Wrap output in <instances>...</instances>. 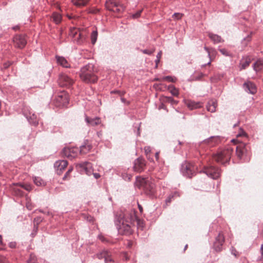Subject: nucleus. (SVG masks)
Masks as SVG:
<instances>
[{"label": "nucleus", "instance_id": "58836bf2", "mask_svg": "<svg viewBox=\"0 0 263 263\" xmlns=\"http://www.w3.org/2000/svg\"><path fill=\"white\" fill-rule=\"evenodd\" d=\"M27 263H37L35 256L33 254H31Z\"/></svg>", "mask_w": 263, "mask_h": 263}, {"label": "nucleus", "instance_id": "c756f323", "mask_svg": "<svg viewBox=\"0 0 263 263\" xmlns=\"http://www.w3.org/2000/svg\"><path fill=\"white\" fill-rule=\"evenodd\" d=\"M263 66V61L262 60H258L256 62L253 64V69L257 72L261 69L262 67Z\"/></svg>", "mask_w": 263, "mask_h": 263}, {"label": "nucleus", "instance_id": "37998d69", "mask_svg": "<svg viewBox=\"0 0 263 263\" xmlns=\"http://www.w3.org/2000/svg\"><path fill=\"white\" fill-rule=\"evenodd\" d=\"M37 231H38V226L35 225V224L34 223L32 232L31 234V235L32 237H34L36 235V234L37 232Z\"/></svg>", "mask_w": 263, "mask_h": 263}, {"label": "nucleus", "instance_id": "dca6fc26", "mask_svg": "<svg viewBox=\"0 0 263 263\" xmlns=\"http://www.w3.org/2000/svg\"><path fill=\"white\" fill-rule=\"evenodd\" d=\"M57 103V105L59 106H64L67 105L69 102V99L67 95L65 92H62L58 95L55 98Z\"/></svg>", "mask_w": 263, "mask_h": 263}, {"label": "nucleus", "instance_id": "f257e3e1", "mask_svg": "<svg viewBox=\"0 0 263 263\" xmlns=\"http://www.w3.org/2000/svg\"><path fill=\"white\" fill-rule=\"evenodd\" d=\"M136 215L134 212L125 211L116 216L115 224L118 233L122 235H129L133 233L131 224L135 221Z\"/></svg>", "mask_w": 263, "mask_h": 263}, {"label": "nucleus", "instance_id": "9d476101", "mask_svg": "<svg viewBox=\"0 0 263 263\" xmlns=\"http://www.w3.org/2000/svg\"><path fill=\"white\" fill-rule=\"evenodd\" d=\"M95 256L99 259L104 258L105 263H115V260L111 256V253L107 250H103L97 253Z\"/></svg>", "mask_w": 263, "mask_h": 263}, {"label": "nucleus", "instance_id": "5701e85b", "mask_svg": "<svg viewBox=\"0 0 263 263\" xmlns=\"http://www.w3.org/2000/svg\"><path fill=\"white\" fill-rule=\"evenodd\" d=\"M118 4V3L114 0H108L106 2L105 7L107 10L113 11L115 10V8L117 7Z\"/></svg>", "mask_w": 263, "mask_h": 263}, {"label": "nucleus", "instance_id": "2eb2a0df", "mask_svg": "<svg viewBox=\"0 0 263 263\" xmlns=\"http://www.w3.org/2000/svg\"><path fill=\"white\" fill-rule=\"evenodd\" d=\"M243 88L248 93L254 95L257 92L256 85L252 82L248 81L243 84Z\"/></svg>", "mask_w": 263, "mask_h": 263}, {"label": "nucleus", "instance_id": "338daca9", "mask_svg": "<svg viewBox=\"0 0 263 263\" xmlns=\"http://www.w3.org/2000/svg\"><path fill=\"white\" fill-rule=\"evenodd\" d=\"M93 175L96 179H98L100 177V175L99 173H93Z\"/></svg>", "mask_w": 263, "mask_h": 263}, {"label": "nucleus", "instance_id": "7c9ffc66", "mask_svg": "<svg viewBox=\"0 0 263 263\" xmlns=\"http://www.w3.org/2000/svg\"><path fill=\"white\" fill-rule=\"evenodd\" d=\"M80 32H81L78 29L76 28H73L70 29L69 35L73 39V38L76 37V36Z\"/></svg>", "mask_w": 263, "mask_h": 263}, {"label": "nucleus", "instance_id": "8fccbe9b", "mask_svg": "<svg viewBox=\"0 0 263 263\" xmlns=\"http://www.w3.org/2000/svg\"><path fill=\"white\" fill-rule=\"evenodd\" d=\"M231 254L235 256V257H237L238 256V253L237 250L234 247H232L230 249Z\"/></svg>", "mask_w": 263, "mask_h": 263}, {"label": "nucleus", "instance_id": "39448f33", "mask_svg": "<svg viewBox=\"0 0 263 263\" xmlns=\"http://www.w3.org/2000/svg\"><path fill=\"white\" fill-rule=\"evenodd\" d=\"M250 147L244 142H240L236 147V154L237 158L240 160L248 161L250 155Z\"/></svg>", "mask_w": 263, "mask_h": 263}, {"label": "nucleus", "instance_id": "603ef678", "mask_svg": "<svg viewBox=\"0 0 263 263\" xmlns=\"http://www.w3.org/2000/svg\"><path fill=\"white\" fill-rule=\"evenodd\" d=\"M73 168L71 167L68 169V170L67 171L64 177H63V179L65 180L67 176L70 174V173L72 171Z\"/></svg>", "mask_w": 263, "mask_h": 263}, {"label": "nucleus", "instance_id": "09e8293b", "mask_svg": "<svg viewBox=\"0 0 263 263\" xmlns=\"http://www.w3.org/2000/svg\"><path fill=\"white\" fill-rule=\"evenodd\" d=\"M174 197V195L170 194L165 199V203L166 204L171 202L172 199Z\"/></svg>", "mask_w": 263, "mask_h": 263}, {"label": "nucleus", "instance_id": "f8f14e48", "mask_svg": "<svg viewBox=\"0 0 263 263\" xmlns=\"http://www.w3.org/2000/svg\"><path fill=\"white\" fill-rule=\"evenodd\" d=\"M224 241V237L221 233H219L216 237L215 241L213 244V248L216 252H220L222 250V245Z\"/></svg>", "mask_w": 263, "mask_h": 263}, {"label": "nucleus", "instance_id": "423d86ee", "mask_svg": "<svg viewBox=\"0 0 263 263\" xmlns=\"http://www.w3.org/2000/svg\"><path fill=\"white\" fill-rule=\"evenodd\" d=\"M180 172L184 176L191 178L195 175V167L192 163L184 161L181 164Z\"/></svg>", "mask_w": 263, "mask_h": 263}, {"label": "nucleus", "instance_id": "f03ea898", "mask_svg": "<svg viewBox=\"0 0 263 263\" xmlns=\"http://www.w3.org/2000/svg\"><path fill=\"white\" fill-rule=\"evenodd\" d=\"M80 77L83 82L87 83H95L98 80L94 71V66L90 63L81 68Z\"/></svg>", "mask_w": 263, "mask_h": 263}, {"label": "nucleus", "instance_id": "b1692460", "mask_svg": "<svg viewBox=\"0 0 263 263\" xmlns=\"http://www.w3.org/2000/svg\"><path fill=\"white\" fill-rule=\"evenodd\" d=\"M85 40V35L82 32H80L76 37L73 39V41L78 45L82 44Z\"/></svg>", "mask_w": 263, "mask_h": 263}, {"label": "nucleus", "instance_id": "49530a36", "mask_svg": "<svg viewBox=\"0 0 263 263\" xmlns=\"http://www.w3.org/2000/svg\"><path fill=\"white\" fill-rule=\"evenodd\" d=\"M142 11V10H140L137 11L136 13L132 14V17L133 18H137L139 17L141 15V13Z\"/></svg>", "mask_w": 263, "mask_h": 263}, {"label": "nucleus", "instance_id": "72a5a7b5", "mask_svg": "<svg viewBox=\"0 0 263 263\" xmlns=\"http://www.w3.org/2000/svg\"><path fill=\"white\" fill-rule=\"evenodd\" d=\"M98 37V32L97 30H94L91 32V42L92 44L94 45L97 40Z\"/></svg>", "mask_w": 263, "mask_h": 263}, {"label": "nucleus", "instance_id": "864d4df0", "mask_svg": "<svg viewBox=\"0 0 263 263\" xmlns=\"http://www.w3.org/2000/svg\"><path fill=\"white\" fill-rule=\"evenodd\" d=\"M42 219H41V217H37L34 219V222H36L35 225L38 226V224L42 221Z\"/></svg>", "mask_w": 263, "mask_h": 263}, {"label": "nucleus", "instance_id": "c9c22d12", "mask_svg": "<svg viewBox=\"0 0 263 263\" xmlns=\"http://www.w3.org/2000/svg\"><path fill=\"white\" fill-rule=\"evenodd\" d=\"M162 51H160L156 55V59L155 60V68H157L158 67V64L160 62V59L161 58V56H162Z\"/></svg>", "mask_w": 263, "mask_h": 263}, {"label": "nucleus", "instance_id": "ea45409f", "mask_svg": "<svg viewBox=\"0 0 263 263\" xmlns=\"http://www.w3.org/2000/svg\"><path fill=\"white\" fill-rule=\"evenodd\" d=\"M206 108L208 110L211 112H214L216 111V106L211 105L210 102L208 103Z\"/></svg>", "mask_w": 263, "mask_h": 263}, {"label": "nucleus", "instance_id": "e2e57ef3", "mask_svg": "<svg viewBox=\"0 0 263 263\" xmlns=\"http://www.w3.org/2000/svg\"><path fill=\"white\" fill-rule=\"evenodd\" d=\"M133 242L130 240H127L126 246L128 248H130L132 247Z\"/></svg>", "mask_w": 263, "mask_h": 263}, {"label": "nucleus", "instance_id": "4be33fe9", "mask_svg": "<svg viewBox=\"0 0 263 263\" xmlns=\"http://www.w3.org/2000/svg\"><path fill=\"white\" fill-rule=\"evenodd\" d=\"M208 36L214 44H218L224 41L220 36L211 32L208 33Z\"/></svg>", "mask_w": 263, "mask_h": 263}, {"label": "nucleus", "instance_id": "e433bc0d", "mask_svg": "<svg viewBox=\"0 0 263 263\" xmlns=\"http://www.w3.org/2000/svg\"><path fill=\"white\" fill-rule=\"evenodd\" d=\"M251 62V61L250 59L249 60H246L245 61L242 62L241 63V69H246L247 67L249 66V65H250V63Z\"/></svg>", "mask_w": 263, "mask_h": 263}, {"label": "nucleus", "instance_id": "4468645a", "mask_svg": "<svg viewBox=\"0 0 263 263\" xmlns=\"http://www.w3.org/2000/svg\"><path fill=\"white\" fill-rule=\"evenodd\" d=\"M15 46L19 48H23L27 43L25 36L23 35H16L13 38Z\"/></svg>", "mask_w": 263, "mask_h": 263}, {"label": "nucleus", "instance_id": "4c0bfd02", "mask_svg": "<svg viewBox=\"0 0 263 263\" xmlns=\"http://www.w3.org/2000/svg\"><path fill=\"white\" fill-rule=\"evenodd\" d=\"M20 186L27 191H30L32 190L31 186L29 184H20Z\"/></svg>", "mask_w": 263, "mask_h": 263}, {"label": "nucleus", "instance_id": "6ab92c4d", "mask_svg": "<svg viewBox=\"0 0 263 263\" xmlns=\"http://www.w3.org/2000/svg\"><path fill=\"white\" fill-rule=\"evenodd\" d=\"M85 121L88 124V125L92 126H95L97 125H99L101 123V120L100 118L96 117L91 118L88 117L86 115H85Z\"/></svg>", "mask_w": 263, "mask_h": 263}, {"label": "nucleus", "instance_id": "6e6d98bb", "mask_svg": "<svg viewBox=\"0 0 263 263\" xmlns=\"http://www.w3.org/2000/svg\"><path fill=\"white\" fill-rule=\"evenodd\" d=\"M247 134L242 129V128H240L239 133L238 134L237 136H246Z\"/></svg>", "mask_w": 263, "mask_h": 263}, {"label": "nucleus", "instance_id": "13d9d810", "mask_svg": "<svg viewBox=\"0 0 263 263\" xmlns=\"http://www.w3.org/2000/svg\"><path fill=\"white\" fill-rule=\"evenodd\" d=\"M16 242H10L9 243V247L11 248H15L16 247Z\"/></svg>", "mask_w": 263, "mask_h": 263}, {"label": "nucleus", "instance_id": "a878e982", "mask_svg": "<svg viewBox=\"0 0 263 263\" xmlns=\"http://www.w3.org/2000/svg\"><path fill=\"white\" fill-rule=\"evenodd\" d=\"M89 0H71L73 4L78 7L85 6Z\"/></svg>", "mask_w": 263, "mask_h": 263}, {"label": "nucleus", "instance_id": "4d7b16f0", "mask_svg": "<svg viewBox=\"0 0 263 263\" xmlns=\"http://www.w3.org/2000/svg\"><path fill=\"white\" fill-rule=\"evenodd\" d=\"M173 16L177 19H180L182 17V14L179 13H175Z\"/></svg>", "mask_w": 263, "mask_h": 263}, {"label": "nucleus", "instance_id": "bb28decb", "mask_svg": "<svg viewBox=\"0 0 263 263\" xmlns=\"http://www.w3.org/2000/svg\"><path fill=\"white\" fill-rule=\"evenodd\" d=\"M79 151L80 153L82 154H86L88 152L90 149L91 148V146L89 144H87L85 143L81 146H80Z\"/></svg>", "mask_w": 263, "mask_h": 263}, {"label": "nucleus", "instance_id": "9b49d317", "mask_svg": "<svg viewBox=\"0 0 263 263\" xmlns=\"http://www.w3.org/2000/svg\"><path fill=\"white\" fill-rule=\"evenodd\" d=\"M76 167L81 173H85L88 176L92 174L91 164L87 161L77 164Z\"/></svg>", "mask_w": 263, "mask_h": 263}, {"label": "nucleus", "instance_id": "7ed1b4c3", "mask_svg": "<svg viewBox=\"0 0 263 263\" xmlns=\"http://www.w3.org/2000/svg\"><path fill=\"white\" fill-rule=\"evenodd\" d=\"M233 152V149L231 146H228L215 155L214 159L217 162L225 164L229 162Z\"/></svg>", "mask_w": 263, "mask_h": 263}, {"label": "nucleus", "instance_id": "6e6552de", "mask_svg": "<svg viewBox=\"0 0 263 263\" xmlns=\"http://www.w3.org/2000/svg\"><path fill=\"white\" fill-rule=\"evenodd\" d=\"M80 153L79 148L77 147H65L62 151L63 156L72 160L76 158Z\"/></svg>", "mask_w": 263, "mask_h": 263}, {"label": "nucleus", "instance_id": "a19ab883", "mask_svg": "<svg viewBox=\"0 0 263 263\" xmlns=\"http://www.w3.org/2000/svg\"><path fill=\"white\" fill-rule=\"evenodd\" d=\"M163 80L168 81L169 82H175L176 80V79L175 78H173L171 76H165L162 78Z\"/></svg>", "mask_w": 263, "mask_h": 263}, {"label": "nucleus", "instance_id": "cd10ccee", "mask_svg": "<svg viewBox=\"0 0 263 263\" xmlns=\"http://www.w3.org/2000/svg\"><path fill=\"white\" fill-rule=\"evenodd\" d=\"M28 122L32 125L36 126L38 124L39 121L37 119L36 116L34 114H32L31 116L29 117H26Z\"/></svg>", "mask_w": 263, "mask_h": 263}, {"label": "nucleus", "instance_id": "aec40b11", "mask_svg": "<svg viewBox=\"0 0 263 263\" xmlns=\"http://www.w3.org/2000/svg\"><path fill=\"white\" fill-rule=\"evenodd\" d=\"M220 141V137L219 136H211L206 139H205L204 143L210 145L211 146H214Z\"/></svg>", "mask_w": 263, "mask_h": 263}, {"label": "nucleus", "instance_id": "f704fd0d", "mask_svg": "<svg viewBox=\"0 0 263 263\" xmlns=\"http://www.w3.org/2000/svg\"><path fill=\"white\" fill-rule=\"evenodd\" d=\"M165 101L167 103H171L172 105H176L178 101L174 100L172 97H165Z\"/></svg>", "mask_w": 263, "mask_h": 263}, {"label": "nucleus", "instance_id": "20e7f679", "mask_svg": "<svg viewBox=\"0 0 263 263\" xmlns=\"http://www.w3.org/2000/svg\"><path fill=\"white\" fill-rule=\"evenodd\" d=\"M137 182H139V187H141L145 193L150 196L154 195L155 192V184L149 180L137 177Z\"/></svg>", "mask_w": 263, "mask_h": 263}, {"label": "nucleus", "instance_id": "3c124183", "mask_svg": "<svg viewBox=\"0 0 263 263\" xmlns=\"http://www.w3.org/2000/svg\"><path fill=\"white\" fill-rule=\"evenodd\" d=\"M5 244L3 242L2 236L0 235V249L4 250L5 247Z\"/></svg>", "mask_w": 263, "mask_h": 263}, {"label": "nucleus", "instance_id": "0eeeda50", "mask_svg": "<svg viewBox=\"0 0 263 263\" xmlns=\"http://www.w3.org/2000/svg\"><path fill=\"white\" fill-rule=\"evenodd\" d=\"M200 172L205 174L208 177L213 179L218 178L221 174V171L218 167L212 165L204 166Z\"/></svg>", "mask_w": 263, "mask_h": 263}, {"label": "nucleus", "instance_id": "f3484780", "mask_svg": "<svg viewBox=\"0 0 263 263\" xmlns=\"http://www.w3.org/2000/svg\"><path fill=\"white\" fill-rule=\"evenodd\" d=\"M67 165L68 162L66 160H60L54 163V166L57 169L58 174L60 175Z\"/></svg>", "mask_w": 263, "mask_h": 263}, {"label": "nucleus", "instance_id": "a211bd4d", "mask_svg": "<svg viewBox=\"0 0 263 263\" xmlns=\"http://www.w3.org/2000/svg\"><path fill=\"white\" fill-rule=\"evenodd\" d=\"M185 105L191 109H195L201 108L202 106V103L200 102H195L192 100H186L185 101Z\"/></svg>", "mask_w": 263, "mask_h": 263}, {"label": "nucleus", "instance_id": "0e129e2a", "mask_svg": "<svg viewBox=\"0 0 263 263\" xmlns=\"http://www.w3.org/2000/svg\"><path fill=\"white\" fill-rule=\"evenodd\" d=\"M121 101L123 103H126L127 104H129V102L127 101L125 98L121 97Z\"/></svg>", "mask_w": 263, "mask_h": 263}, {"label": "nucleus", "instance_id": "473e14b6", "mask_svg": "<svg viewBox=\"0 0 263 263\" xmlns=\"http://www.w3.org/2000/svg\"><path fill=\"white\" fill-rule=\"evenodd\" d=\"M125 9V7L120 3H118L117 4V7H116L115 8V10H113L112 12L120 13L122 12H123Z\"/></svg>", "mask_w": 263, "mask_h": 263}, {"label": "nucleus", "instance_id": "052dcab7", "mask_svg": "<svg viewBox=\"0 0 263 263\" xmlns=\"http://www.w3.org/2000/svg\"><path fill=\"white\" fill-rule=\"evenodd\" d=\"M204 49L207 52L208 54V57L210 59H211V53H210V51L209 49L208 48V47H207L206 46H204Z\"/></svg>", "mask_w": 263, "mask_h": 263}, {"label": "nucleus", "instance_id": "ddd939ff", "mask_svg": "<svg viewBox=\"0 0 263 263\" xmlns=\"http://www.w3.org/2000/svg\"><path fill=\"white\" fill-rule=\"evenodd\" d=\"M145 166V161L142 158H138L134 161V170L135 172L141 173L144 171Z\"/></svg>", "mask_w": 263, "mask_h": 263}, {"label": "nucleus", "instance_id": "2f4dec72", "mask_svg": "<svg viewBox=\"0 0 263 263\" xmlns=\"http://www.w3.org/2000/svg\"><path fill=\"white\" fill-rule=\"evenodd\" d=\"M168 89L170 90L171 94L174 96H178L179 92L178 89L173 85H171L168 86Z\"/></svg>", "mask_w": 263, "mask_h": 263}, {"label": "nucleus", "instance_id": "774afa93", "mask_svg": "<svg viewBox=\"0 0 263 263\" xmlns=\"http://www.w3.org/2000/svg\"><path fill=\"white\" fill-rule=\"evenodd\" d=\"M0 263H5V258L0 256Z\"/></svg>", "mask_w": 263, "mask_h": 263}, {"label": "nucleus", "instance_id": "bf43d9fd", "mask_svg": "<svg viewBox=\"0 0 263 263\" xmlns=\"http://www.w3.org/2000/svg\"><path fill=\"white\" fill-rule=\"evenodd\" d=\"M251 40V34L249 35H248V36L243 39L244 41H247V42H249Z\"/></svg>", "mask_w": 263, "mask_h": 263}, {"label": "nucleus", "instance_id": "412c9836", "mask_svg": "<svg viewBox=\"0 0 263 263\" xmlns=\"http://www.w3.org/2000/svg\"><path fill=\"white\" fill-rule=\"evenodd\" d=\"M55 59L57 63L63 67L69 68L70 67V64L67 60L63 57L56 55Z\"/></svg>", "mask_w": 263, "mask_h": 263}, {"label": "nucleus", "instance_id": "5fc2aeb1", "mask_svg": "<svg viewBox=\"0 0 263 263\" xmlns=\"http://www.w3.org/2000/svg\"><path fill=\"white\" fill-rule=\"evenodd\" d=\"M144 150H145V154H146V156H147V158H148V159H149V157H148V154H149V153L151 152V148H150L149 147H145L144 148Z\"/></svg>", "mask_w": 263, "mask_h": 263}, {"label": "nucleus", "instance_id": "79ce46f5", "mask_svg": "<svg viewBox=\"0 0 263 263\" xmlns=\"http://www.w3.org/2000/svg\"><path fill=\"white\" fill-rule=\"evenodd\" d=\"M98 238L102 242H104V243H109L110 242L109 240L107 238H106V237H105L104 236L102 235H98Z\"/></svg>", "mask_w": 263, "mask_h": 263}, {"label": "nucleus", "instance_id": "680f3d73", "mask_svg": "<svg viewBox=\"0 0 263 263\" xmlns=\"http://www.w3.org/2000/svg\"><path fill=\"white\" fill-rule=\"evenodd\" d=\"M205 76H206V74H204L202 72H200L199 74V76L197 77L196 79L197 80H199L200 79H201L203 77Z\"/></svg>", "mask_w": 263, "mask_h": 263}, {"label": "nucleus", "instance_id": "c85d7f7f", "mask_svg": "<svg viewBox=\"0 0 263 263\" xmlns=\"http://www.w3.org/2000/svg\"><path fill=\"white\" fill-rule=\"evenodd\" d=\"M33 181L35 184L37 186H44L46 185V182L39 177H34Z\"/></svg>", "mask_w": 263, "mask_h": 263}, {"label": "nucleus", "instance_id": "69168bd1", "mask_svg": "<svg viewBox=\"0 0 263 263\" xmlns=\"http://www.w3.org/2000/svg\"><path fill=\"white\" fill-rule=\"evenodd\" d=\"M135 220L137 221V223L138 225L140 226V224H141V223H142V221L140 219L138 218L137 217L135 219Z\"/></svg>", "mask_w": 263, "mask_h": 263}, {"label": "nucleus", "instance_id": "a18cd8bd", "mask_svg": "<svg viewBox=\"0 0 263 263\" xmlns=\"http://www.w3.org/2000/svg\"><path fill=\"white\" fill-rule=\"evenodd\" d=\"M219 50L222 54L225 56L228 57L230 55V53L224 48L219 49Z\"/></svg>", "mask_w": 263, "mask_h": 263}, {"label": "nucleus", "instance_id": "393cba45", "mask_svg": "<svg viewBox=\"0 0 263 263\" xmlns=\"http://www.w3.org/2000/svg\"><path fill=\"white\" fill-rule=\"evenodd\" d=\"M62 19L61 14L58 12H53L51 16V20L56 24H59L61 23Z\"/></svg>", "mask_w": 263, "mask_h": 263}, {"label": "nucleus", "instance_id": "1a4fd4ad", "mask_svg": "<svg viewBox=\"0 0 263 263\" xmlns=\"http://www.w3.org/2000/svg\"><path fill=\"white\" fill-rule=\"evenodd\" d=\"M59 84L61 87H70L74 83L73 79L66 74L62 73L60 75Z\"/></svg>", "mask_w": 263, "mask_h": 263}, {"label": "nucleus", "instance_id": "c03bdc74", "mask_svg": "<svg viewBox=\"0 0 263 263\" xmlns=\"http://www.w3.org/2000/svg\"><path fill=\"white\" fill-rule=\"evenodd\" d=\"M140 51L144 54L151 55L154 52V49L149 50L147 49H140Z\"/></svg>", "mask_w": 263, "mask_h": 263}, {"label": "nucleus", "instance_id": "de8ad7c7", "mask_svg": "<svg viewBox=\"0 0 263 263\" xmlns=\"http://www.w3.org/2000/svg\"><path fill=\"white\" fill-rule=\"evenodd\" d=\"M111 93L113 94V93H117L118 95H119L120 96L122 97L123 96L124 94H125V91H120V90H112L110 92Z\"/></svg>", "mask_w": 263, "mask_h": 263}]
</instances>
